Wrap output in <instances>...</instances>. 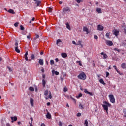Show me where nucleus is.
Instances as JSON below:
<instances>
[{
  "instance_id": "nucleus-53",
  "label": "nucleus",
  "mask_w": 126,
  "mask_h": 126,
  "mask_svg": "<svg viewBox=\"0 0 126 126\" xmlns=\"http://www.w3.org/2000/svg\"><path fill=\"white\" fill-rule=\"evenodd\" d=\"M94 38L96 40H97V39H98V36H97V35H94Z\"/></svg>"
},
{
  "instance_id": "nucleus-13",
  "label": "nucleus",
  "mask_w": 126,
  "mask_h": 126,
  "mask_svg": "<svg viewBox=\"0 0 126 126\" xmlns=\"http://www.w3.org/2000/svg\"><path fill=\"white\" fill-rule=\"evenodd\" d=\"M100 55H101V56H103L102 58L104 59H107L108 58V55H107L106 53H105V52H101L100 53Z\"/></svg>"
},
{
  "instance_id": "nucleus-19",
  "label": "nucleus",
  "mask_w": 126,
  "mask_h": 126,
  "mask_svg": "<svg viewBox=\"0 0 126 126\" xmlns=\"http://www.w3.org/2000/svg\"><path fill=\"white\" fill-rule=\"evenodd\" d=\"M27 56H28V51H27L24 55L25 59L26 60V61H28V57H27Z\"/></svg>"
},
{
  "instance_id": "nucleus-36",
  "label": "nucleus",
  "mask_w": 126,
  "mask_h": 126,
  "mask_svg": "<svg viewBox=\"0 0 126 126\" xmlns=\"http://www.w3.org/2000/svg\"><path fill=\"white\" fill-rule=\"evenodd\" d=\"M39 35L38 34H35V37L34 38V40H36V39H38L39 38Z\"/></svg>"
},
{
  "instance_id": "nucleus-61",
  "label": "nucleus",
  "mask_w": 126,
  "mask_h": 126,
  "mask_svg": "<svg viewBox=\"0 0 126 126\" xmlns=\"http://www.w3.org/2000/svg\"><path fill=\"white\" fill-rule=\"evenodd\" d=\"M59 126H63V125H62V122H59Z\"/></svg>"
},
{
  "instance_id": "nucleus-56",
  "label": "nucleus",
  "mask_w": 126,
  "mask_h": 126,
  "mask_svg": "<svg viewBox=\"0 0 126 126\" xmlns=\"http://www.w3.org/2000/svg\"><path fill=\"white\" fill-rule=\"evenodd\" d=\"M70 98L72 99V100H73V101H75V102L76 101V100L74 98H73L72 97L70 96Z\"/></svg>"
},
{
  "instance_id": "nucleus-1",
  "label": "nucleus",
  "mask_w": 126,
  "mask_h": 126,
  "mask_svg": "<svg viewBox=\"0 0 126 126\" xmlns=\"http://www.w3.org/2000/svg\"><path fill=\"white\" fill-rule=\"evenodd\" d=\"M103 103L105 104V105L102 104V107L104 110H105V111H106V113L108 114V107H111V105L109 102L106 101H104Z\"/></svg>"
},
{
  "instance_id": "nucleus-25",
  "label": "nucleus",
  "mask_w": 126,
  "mask_h": 126,
  "mask_svg": "<svg viewBox=\"0 0 126 126\" xmlns=\"http://www.w3.org/2000/svg\"><path fill=\"white\" fill-rule=\"evenodd\" d=\"M121 67L123 68V69H125V68H126V63H123L121 64Z\"/></svg>"
},
{
  "instance_id": "nucleus-24",
  "label": "nucleus",
  "mask_w": 126,
  "mask_h": 126,
  "mask_svg": "<svg viewBox=\"0 0 126 126\" xmlns=\"http://www.w3.org/2000/svg\"><path fill=\"white\" fill-rule=\"evenodd\" d=\"M46 118L47 119H51L52 118V116L51 115V114L50 113L48 112L47 114L46 115Z\"/></svg>"
},
{
  "instance_id": "nucleus-37",
  "label": "nucleus",
  "mask_w": 126,
  "mask_h": 126,
  "mask_svg": "<svg viewBox=\"0 0 126 126\" xmlns=\"http://www.w3.org/2000/svg\"><path fill=\"white\" fill-rule=\"evenodd\" d=\"M20 29L21 30H24V29H25V28H24V27L23 26H22V25H20Z\"/></svg>"
},
{
  "instance_id": "nucleus-63",
  "label": "nucleus",
  "mask_w": 126,
  "mask_h": 126,
  "mask_svg": "<svg viewBox=\"0 0 126 126\" xmlns=\"http://www.w3.org/2000/svg\"><path fill=\"white\" fill-rule=\"evenodd\" d=\"M47 106H50V105H51V103L48 102V103H47Z\"/></svg>"
},
{
  "instance_id": "nucleus-59",
  "label": "nucleus",
  "mask_w": 126,
  "mask_h": 126,
  "mask_svg": "<svg viewBox=\"0 0 126 126\" xmlns=\"http://www.w3.org/2000/svg\"><path fill=\"white\" fill-rule=\"evenodd\" d=\"M40 55H44V51H42L40 53Z\"/></svg>"
},
{
  "instance_id": "nucleus-23",
  "label": "nucleus",
  "mask_w": 126,
  "mask_h": 126,
  "mask_svg": "<svg viewBox=\"0 0 126 126\" xmlns=\"http://www.w3.org/2000/svg\"><path fill=\"white\" fill-rule=\"evenodd\" d=\"M9 13H11L12 14H15V12H14V10L12 9H9L8 11Z\"/></svg>"
},
{
  "instance_id": "nucleus-45",
  "label": "nucleus",
  "mask_w": 126,
  "mask_h": 126,
  "mask_svg": "<svg viewBox=\"0 0 126 126\" xmlns=\"http://www.w3.org/2000/svg\"><path fill=\"white\" fill-rule=\"evenodd\" d=\"M77 3H80L81 2V0H75Z\"/></svg>"
},
{
  "instance_id": "nucleus-4",
  "label": "nucleus",
  "mask_w": 126,
  "mask_h": 126,
  "mask_svg": "<svg viewBox=\"0 0 126 126\" xmlns=\"http://www.w3.org/2000/svg\"><path fill=\"white\" fill-rule=\"evenodd\" d=\"M113 35H115L116 37H118L120 34V32H119V30L117 29H114L113 30Z\"/></svg>"
},
{
  "instance_id": "nucleus-47",
  "label": "nucleus",
  "mask_w": 126,
  "mask_h": 126,
  "mask_svg": "<svg viewBox=\"0 0 126 126\" xmlns=\"http://www.w3.org/2000/svg\"><path fill=\"white\" fill-rule=\"evenodd\" d=\"M35 91L36 92H37L38 91V87H37V86H35Z\"/></svg>"
},
{
  "instance_id": "nucleus-33",
  "label": "nucleus",
  "mask_w": 126,
  "mask_h": 126,
  "mask_svg": "<svg viewBox=\"0 0 126 126\" xmlns=\"http://www.w3.org/2000/svg\"><path fill=\"white\" fill-rule=\"evenodd\" d=\"M106 37L108 38V39H110V33H106L105 35Z\"/></svg>"
},
{
  "instance_id": "nucleus-55",
  "label": "nucleus",
  "mask_w": 126,
  "mask_h": 126,
  "mask_svg": "<svg viewBox=\"0 0 126 126\" xmlns=\"http://www.w3.org/2000/svg\"><path fill=\"white\" fill-rule=\"evenodd\" d=\"M15 46H16V47H18V42H16Z\"/></svg>"
},
{
  "instance_id": "nucleus-17",
  "label": "nucleus",
  "mask_w": 126,
  "mask_h": 126,
  "mask_svg": "<svg viewBox=\"0 0 126 126\" xmlns=\"http://www.w3.org/2000/svg\"><path fill=\"white\" fill-rule=\"evenodd\" d=\"M65 24L66 28H67V29H68L69 30H71V28H70V25H69V23H68V22H67L65 23Z\"/></svg>"
},
{
  "instance_id": "nucleus-48",
  "label": "nucleus",
  "mask_w": 126,
  "mask_h": 126,
  "mask_svg": "<svg viewBox=\"0 0 126 126\" xmlns=\"http://www.w3.org/2000/svg\"><path fill=\"white\" fill-rule=\"evenodd\" d=\"M81 116V113L79 112L77 114V117H80Z\"/></svg>"
},
{
  "instance_id": "nucleus-14",
  "label": "nucleus",
  "mask_w": 126,
  "mask_h": 126,
  "mask_svg": "<svg viewBox=\"0 0 126 126\" xmlns=\"http://www.w3.org/2000/svg\"><path fill=\"white\" fill-rule=\"evenodd\" d=\"M38 63L40 65H44V60H43V59H40L38 61Z\"/></svg>"
},
{
  "instance_id": "nucleus-40",
  "label": "nucleus",
  "mask_w": 126,
  "mask_h": 126,
  "mask_svg": "<svg viewBox=\"0 0 126 126\" xmlns=\"http://www.w3.org/2000/svg\"><path fill=\"white\" fill-rule=\"evenodd\" d=\"M78 63L79 65H80V66H82V63H81V61H78Z\"/></svg>"
},
{
  "instance_id": "nucleus-62",
  "label": "nucleus",
  "mask_w": 126,
  "mask_h": 126,
  "mask_svg": "<svg viewBox=\"0 0 126 126\" xmlns=\"http://www.w3.org/2000/svg\"><path fill=\"white\" fill-rule=\"evenodd\" d=\"M41 71L43 73H44V71H45V70H44V69H42L41 70Z\"/></svg>"
},
{
  "instance_id": "nucleus-49",
  "label": "nucleus",
  "mask_w": 126,
  "mask_h": 126,
  "mask_svg": "<svg viewBox=\"0 0 126 126\" xmlns=\"http://www.w3.org/2000/svg\"><path fill=\"white\" fill-rule=\"evenodd\" d=\"M55 73L56 75H59V74H60V73L58 71H55Z\"/></svg>"
},
{
  "instance_id": "nucleus-22",
  "label": "nucleus",
  "mask_w": 126,
  "mask_h": 126,
  "mask_svg": "<svg viewBox=\"0 0 126 126\" xmlns=\"http://www.w3.org/2000/svg\"><path fill=\"white\" fill-rule=\"evenodd\" d=\"M99 82L101 84H103V85H106V83H105V82H104V80H103V79H102V78L99 80Z\"/></svg>"
},
{
  "instance_id": "nucleus-52",
  "label": "nucleus",
  "mask_w": 126,
  "mask_h": 126,
  "mask_svg": "<svg viewBox=\"0 0 126 126\" xmlns=\"http://www.w3.org/2000/svg\"><path fill=\"white\" fill-rule=\"evenodd\" d=\"M22 34L23 35H26V33L25 32V31L22 32Z\"/></svg>"
},
{
  "instance_id": "nucleus-20",
  "label": "nucleus",
  "mask_w": 126,
  "mask_h": 126,
  "mask_svg": "<svg viewBox=\"0 0 126 126\" xmlns=\"http://www.w3.org/2000/svg\"><path fill=\"white\" fill-rule=\"evenodd\" d=\"M96 11L98 13H102V9H101V8H97L96 9Z\"/></svg>"
},
{
  "instance_id": "nucleus-32",
  "label": "nucleus",
  "mask_w": 126,
  "mask_h": 126,
  "mask_svg": "<svg viewBox=\"0 0 126 126\" xmlns=\"http://www.w3.org/2000/svg\"><path fill=\"white\" fill-rule=\"evenodd\" d=\"M84 125L86 126H88V121H87V120H86L85 121Z\"/></svg>"
},
{
  "instance_id": "nucleus-46",
  "label": "nucleus",
  "mask_w": 126,
  "mask_h": 126,
  "mask_svg": "<svg viewBox=\"0 0 126 126\" xmlns=\"http://www.w3.org/2000/svg\"><path fill=\"white\" fill-rule=\"evenodd\" d=\"M106 77H108V76H109V75H110V73L108 72H106Z\"/></svg>"
},
{
  "instance_id": "nucleus-38",
  "label": "nucleus",
  "mask_w": 126,
  "mask_h": 126,
  "mask_svg": "<svg viewBox=\"0 0 126 126\" xmlns=\"http://www.w3.org/2000/svg\"><path fill=\"white\" fill-rule=\"evenodd\" d=\"M114 51H116L117 52H121V50L119 49L118 48H114Z\"/></svg>"
},
{
  "instance_id": "nucleus-54",
  "label": "nucleus",
  "mask_w": 126,
  "mask_h": 126,
  "mask_svg": "<svg viewBox=\"0 0 126 126\" xmlns=\"http://www.w3.org/2000/svg\"><path fill=\"white\" fill-rule=\"evenodd\" d=\"M72 44H73L74 45H76L77 46V43H75V42L74 41H72Z\"/></svg>"
},
{
  "instance_id": "nucleus-60",
  "label": "nucleus",
  "mask_w": 126,
  "mask_h": 126,
  "mask_svg": "<svg viewBox=\"0 0 126 126\" xmlns=\"http://www.w3.org/2000/svg\"><path fill=\"white\" fill-rule=\"evenodd\" d=\"M41 126H46V125H45V124L42 123V124H41Z\"/></svg>"
},
{
  "instance_id": "nucleus-5",
  "label": "nucleus",
  "mask_w": 126,
  "mask_h": 126,
  "mask_svg": "<svg viewBox=\"0 0 126 126\" xmlns=\"http://www.w3.org/2000/svg\"><path fill=\"white\" fill-rule=\"evenodd\" d=\"M63 12H70V8L69 7H66L63 9Z\"/></svg>"
},
{
  "instance_id": "nucleus-42",
  "label": "nucleus",
  "mask_w": 126,
  "mask_h": 126,
  "mask_svg": "<svg viewBox=\"0 0 126 126\" xmlns=\"http://www.w3.org/2000/svg\"><path fill=\"white\" fill-rule=\"evenodd\" d=\"M67 90H68L67 88L64 87L63 90V91H64V92H66V91H67Z\"/></svg>"
},
{
  "instance_id": "nucleus-50",
  "label": "nucleus",
  "mask_w": 126,
  "mask_h": 126,
  "mask_svg": "<svg viewBox=\"0 0 126 126\" xmlns=\"http://www.w3.org/2000/svg\"><path fill=\"white\" fill-rule=\"evenodd\" d=\"M35 20V17L32 18V19L30 21V23H31V21H34Z\"/></svg>"
},
{
  "instance_id": "nucleus-3",
  "label": "nucleus",
  "mask_w": 126,
  "mask_h": 126,
  "mask_svg": "<svg viewBox=\"0 0 126 126\" xmlns=\"http://www.w3.org/2000/svg\"><path fill=\"white\" fill-rule=\"evenodd\" d=\"M78 79H81L82 80H85L86 79V75L84 72H82V73H80L78 76Z\"/></svg>"
},
{
  "instance_id": "nucleus-26",
  "label": "nucleus",
  "mask_w": 126,
  "mask_h": 126,
  "mask_svg": "<svg viewBox=\"0 0 126 126\" xmlns=\"http://www.w3.org/2000/svg\"><path fill=\"white\" fill-rule=\"evenodd\" d=\"M15 51L16 53H20V50L18 49V47L17 46L15 47Z\"/></svg>"
},
{
  "instance_id": "nucleus-29",
  "label": "nucleus",
  "mask_w": 126,
  "mask_h": 126,
  "mask_svg": "<svg viewBox=\"0 0 126 126\" xmlns=\"http://www.w3.org/2000/svg\"><path fill=\"white\" fill-rule=\"evenodd\" d=\"M42 85L43 87H45V86H46V81H45L44 79L42 80Z\"/></svg>"
},
{
  "instance_id": "nucleus-21",
  "label": "nucleus",
  "mask_w": 126,
  "mask_h": 126,
  "mask_svg": "<svg viewBox=\"0 0 126 126\" xmlns=\"http://www.w3.org/2000/svg\"><path fill=\"white\" fill-rule=\"evenodd\" d=\"M61 56L62 58H66L67 57V54L65 53H61Z\"/></svg>"
},
{
  "instance_id": "nucleus-58",
  "label": "nucleus",
  "mask_w": 126,
  "mask_h": 126,
  "mask_svg": "<svg viewBox=\"0 0 126 126\" xmlns=\"http://www.w3.org/2000/svg\"><path fill=\"white\" fill-rule=\"evenodd\" d=\"M55 61L56 62H58L59 61V58H56Z\"/></svg>"
},
{
  "instance_id": "nucleus-64",
  "label": "nucleus",
  "mask_w": 126,
  "mask_h": 126,
  "mask_svg": "<svg viewBox=\"0 0 126 126\" xmlns=\"http://www.w3.org/2000/svg\"><path fill=\"white\" fill-rule=\"evenodd\" d=\"M6 126H10V124H9V123H7Z\"/></svg>"
},
{
  "instance_id": "nucleus-10",
  "label": "nucleus",
  "mask_w": 126,
  "mask_h": 126,
  "mask_svg": "<svg viewBox=\"0 0 126 126\" xmlns=\"http://www.w3.org/2000/svg\"><path fill=\"white\" fill-rule=\"evenodd\" d=\"M84 92H85V93H86V94H89V95H90V96H93V94L92 93L87 91V89H84Z\"/></svg>"
},
{
  "instance_id": "nucleus-31",
  "label": "nucleus",
  "mask_w": 126,
  "mask_h": 126,
  "mask_svg": "<svg viewBox=\"0 0 126 126\" xmlns=\"http://www.w3.org/2000/svg\"><path fill=\"white\" fill-rule=\"evenodd\" d=\"M81 97H82V94L80 93L77 96H76V98L78 99L79 98H81Z\"/></svg>"
},
{
  "instance_id": "nucleus-30",
  "label": "nucleus",
  "mask_w": 126,
  "mask_h": 126,
  "mask_svg": "<svg viewBox=\"0 0 126 126\" xmlns=\"http://www.w3.org/2000/svg\"><path fill=\"white\" fill-rule=\"evenodd\" d=\"M48 94H49V92L48 91V90H46L44 92V95L45 96H48Z\"/></svg>"
},
{
  "instance_id": "nucleus-39",
  "label": "nucleus",
  "mask_w": 126,
  "mask_h": 126,
  "mask_svg": "<svg viewBox=\"0 0 126 126\" xmlns=\"http://www.w3.org/2000/svg\"><path fill=\"white\" fill-rule=\"evenodd\" d=\"M49 99H52V93H51V92H50L49 93Z\"/></svg>"
},
{
  "instance_id": "nucleus-57",
  "label": "nucleus",
  "mask_w": 126,
  "mask_h": 126,
  "mask_svg": "<svg viewBox=\"0 0 126 126\" xmlns=\"http://www.w3.org/2000/svg\"><path fill=\"white\" fill-rule=\"evenodd\" d=\"M29 124H30V126H33V125L32 124V122H31V123L29 122Z\"/></svg>"
},
{
  "instance_id": "nucleus-34",
  "label": "nucleus",
  "mask_w": 126,
  "mask_h": 126,
  "mask_svg": "<svg viewBox=\"0 0 126 126\" xmlns=\"http://www.w3.org/2000/svg\"><path fill=\"white\" fill-rule=\"evenodd\" d=\"M31 60H35V55L34 54L31 55Z\"/></svg>"
},
{
  "instance_id": "nucleus-44",
  "label": "nucleus",
  "mask_w": 126,
  "mask_h": 126,
  "mask_svg": "<svg viewBox=\"0 0 126 126\" xmlns=\"http://www.w3.org/2000/svg\"><path fill=\"white\" fill-rule=\"evenodd\" d=\"M48 12L51 13L52 12V8H49L48 9Z\"/></svg>"
},
{
  "instance_id": "nucleus-2",
  "label": "nucleus",
  "mask_w": 126,
  "mask_h": 126,
  "mask_svg": "<svg viewBox=\"0 0 126 126\" xmlns=\"http://www.w3.org/2000/svg\"><path fill=\"white\" fill-rule=\"evenodd\" d=\"M108 97L111 103H112V104H115V103H116V99H115V97H114L113 94H109Z\"/></svg>"
},
{
  "instance_id": "nucleus-15",
  "label": "nucleus",
  "mask_w": 126,
  "mask_h": 126,
  "mask_svg": "<svg viewBox=\"0 0 126 126\" xmlns=\"http://www.w3.org/2000/svg\"><path fill=\"white\" fill-rule=\"evenodd\" d=\"M30 102L32 107H33L34 106V99H33L32 98H31Z\"/></svg>"
},
{
  "instance_id": "nucleus-16",
  "label": "nucleus",
  "mask_w": 126,
  "mask_h": 126,
  "mask_svg": "<svg viewBox=\"0 0 126 126\" xmlns=\"http://www.w3.org/2000/svg\"><path fill=\"white\" fill-rule=\"evenodd\" d=\"M82 41L81 40H79L77 43V46H81V48L83 47V45L81 44Z\"/></svg>"
},
{
  "instance_id": "nucleus-6",
  "label": "nucleus",
  "mask_w": 126,
  "mask_h": 126,
  "mask_svg": "<svg viewBox=\"0 0 126 126\" xmlns=\"http://www.w3.org/2000/svg\"><path fill=\"white\" fill-rule=\"evenodd\" d=\"M57 46L59 47H62L63 46V42L61 41V39H58L56 42Z\"/></svg>"
},
{
  "instance_id": "nucleus-35",
  "label": "nucleus",
  "mask_w": 126,
  "mask_h": 126,
  "mask_svg": "<svg viewBox=\"0 0 126 126\" xmlns=\"http://www.w3.org/2000/svg\"><path fill=\"white\" fill-rule=\"evenodd\" d=\"M29 90H30V91H34V88L33 87H30L29 88Z\"/></svg>"
},
{
  "instance_id": "nucleus-11",
  "label": "nucleus",
  "mask_w": 126,
  "mask_h": 126,
  "mask_svg": "<svg viewBox=\"0 0 126 126\" xmlns=\"http://www.w3.org/2000/svg\"><path fill=\"white\" fill-rule=\"evenodd\" d=\"M11 119L12 120L11 123H14V122H16V121H17V117L16 116L11 117Z\"/></svg>"
},
{
  "instance_id": "nucleus-27",
  "label": "nucleus",
  "mask_w": 126,
  "mask_h": 126,
  "mask_svg": "<svg viewBox=\"0 0 126 126\" xmlns=\"http://www.w3.org/2000/svg\"><path fill=\"white\" fill-rule=\"evenodd\" d=\"M79 108L81 109V110H83L84 109V107H83V105L81 103H80L79 105Z\"/></svg>"
},
{
  "instance_id": "nucleus-12",
  "label": "nucleus",
  "mask_w": 126,
  "mask_h": 126,
  "mask_svg": "<svg viewBox=\"0 0 126 126\" xmlns=\"http://www.w3.org/2000/svg\"><path fill=\"white\" fill-rule=\"evenodd\" d=\"M35 4H36L37 6H40V4H41V1L40 0H34Z\"/></svg>"
},
{
  "instance_id": "nucleus-41",
  "label": "nucleus",
  "mask_w": 126,
  "mask_h": 126,
  "mask_svg": "<svg viewBox=\"0 0 126 126\" xmlns=\"http://www.w3.org/2000/svg\"><path fill=\"white\" fill-rule=\"evenodd\" d=\"M7 68L9 69V71H13V69L10 68L9 66H7Z\"/></svg>"
},
{
  "instance_id": "nucleus-43",
  "label": "nucleus",
  "mask_w": 126,
  "mask_h": 126,
  "mask_svg": "<svg viewBox=\"0 0 126 126\" xmlns=\"http://www.w3.org/2000/svg\"><path fill=\"white\" fill-rule=\"evenodd\" d=\"M18 24H19V23L18 22H16L14 25L15 27H17L18 26Z\"/></svg>"
},
{
  "instance_id": "nucleus-8",
  "label": "nucleus",
  "mask_w": 126,
  "mask_h": 126,
  "mask_svg": "<svg viewBox=\"0 0 126 126\" xmlns=\"http://www.w3.org/2000/svg\"><path fill=\"white\" fill-rule=\"evenodd\" d=\"M97 30H99V31H103V30H104V27L101 25H98L97 26Z\"/></svg>"
},
{
  "instance_id": "nucleus-9",
  "label": "nucleus",
  "mask_w": 126,
  "mask_h": 126,
  "mask_svg": "<svg viewBox=\"0 0 126 126\" xmlns=\"http://www.w3.org/2000/svg\"><path fill=\"white\" fill-rule=\"evenodd\" d=\"M83 31L86 32V34H89V31H88V28L87 27H83Z\"/></svg>"
},
{
  "instance_id": "nucleus-7",
  "label": "nucleus",
  "mask_w": 126,
  "mask_h": 126,
  "mask_svg": "<svg viewBox=\"0 0 126 126\" xmlns=\"http://www.w3.org/2000/svg\"><path fill=\"white\" fill-rule=\"evenodd\" d=\"M105 43L107 46H113V42L110 40H106Z\"/></svg>"
},
{
  "instance_id": "nucleus-18",
  "label": "nucleus",
  "mask_w": 126,
  "mask_h": 126,
  "mask_svg": "<svg viewBox=\"0 0 126 126\" xmlns=\"http://www.w3.org/2000/svg\"><path fill=\"white\" fill-rule=\"evenodd\" d=\"M113 67L115 69L116 71H117V73H119V74H120V75H122V74L121 73V72H120L119 70H118V69H117V67L116 66V65H114Z\"/></svg>"
},
{
  "instance_id": "nucleus-28",
  "label": "nucleus",
  "mask_w": 126,
  "mask_h": 126,
  "mask_svg": "<svg viewBox=\"0 0 126 126\" xmlns=\"http://www.w3.org/2000/svg\"><path fill=\"white\" fill-rule=\"evenodd\" d=\"M50 64L51 65H54L55 64V61L54 60H50Z\"/></svg>"
},
{
  "instance_id": "nucleus-51",
  "label": "nucleus",
  "mask_w": 126,
  "mask_h": 126,
  "mask_svg": "<svg viewBox=\"0 0 126 126\" xmlns=\"http://www.w3.org/2000/svg\"><path fill=\"white\" fill-rule=\"evenodd\" d=\"M27 39H31V36L30 35V34H29V35L27 36Z\"/></svg>"
}]
</instances>
